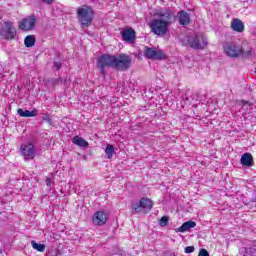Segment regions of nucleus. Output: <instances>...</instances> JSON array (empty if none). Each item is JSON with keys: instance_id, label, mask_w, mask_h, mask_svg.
I'll return each instance as SVG.
<instances>
[{"instance_id": "obj_1", "label": "nucleus", "mask_w": 256, "mask_h": 256, "mask_svg": "<svg viewBox=\"0 0 256 256\" xmlns=\"http://www.w3.org/2000/svg\"><path fill=\"white\" fill-rule=\"evenodd\" d=\"M224 53L227 57L231 59H237L238 57H243L244 59H249L253 55V49L248 47L246 50L243 46H239L235 42H227L224 46Z\"/></svg>"}, {"instance_id": "obj_2", "label": "nucleus", "mask_w": 256, "mask_h": 256, "mask_svg": "<svg viewBox=\"0 0 256 256\" xmlns=\"http://www.w3.org/2000/svg\"><path fill=\"white\" fill-rule=\"evenodd\" d=\"M97 67L100 70V75L105 77L107 75L106 67H111V69H115V55L111 54H102L97 59Z\"/></svg>"}, {"instance_id": "obj_3", "label": "nucleus", "mask_w": 256, "mask_h": 256, "mask_svg": "<svg viewBox=\"0 0 256 256\" xmlns=\"http://www.w3.org/2000/svg\"><path fill=\"white\" fill-rule=\"evenodd\" d=\"M93 15V8L89 6L77 9L78 21L82 25V27H91V24L93 23Z\"/></svg>"}, {"instance_id": "obj_4", "label": "nucleus", "mask_w": 256, "mask_h": 256, "mask_svg": "<svg viewBox=\"0 0 256 256\" xmlns=\"http://www.w3.org/2000/svg\"><path fill=\"white\" fill-rule=\"evenodd\" d=\"M185 45H189L191 49L201 51L207 47V38L201 35H188L185 38Z\"/></svg>"}, {"instance_id": "obj_5", "label": "nucleus", "mask_w": 256, "mask_h": 256, "mask_svg": "<svg viewBox=\"0 0 256 256\" xmlns=\"http://www.w3.org/2000/svg\"><path fill=\"white\" fill-rule=\"evenodd\" d=\"M0 37L5 41H13L17 37V28H15L13 22H4V25L0 27Z\"/></svg>"}, {"instance_id": "obj_6", "label": "nucleus", "mask_w": 256, "mask_h": 256, "mask_svg": "<svg viewBox=\"0 0 256 256\" xmlns=\"http://www.w3.org/2000/svg\"><path fill=\"white\" fill-rule=\"evenodd\" d=\"M131 56L126 54L115 55L114 69L116 71H129L132 63Z\"/></svg>"}, {"instance_id": "obj_7", "label": "nucleus", "mask_w": 256, "mask_h": 256, "mask_svg": "<svg viewBox=\"0 0 256 256\" xmlns=\"http://www.w3.org/2000/svg\"><path fill=\"white\" fill-rule=\"evenodd\" d=\"M150 29L154 35H158L159 37H163L167 35V31H169V25L167 22H164L163 20L154 19L150 23Z\"/></svg>"}, {"instance_id": "obj_8", "label": "nucleus", "mask_w": 256, "mask_h": 256, "mask_svg": "<svg viewBox=\"0 0 256 256\" xmlns=\"http://www.w3.org/2000/svg\"><path fill=\"white\" fill-rule=\"evenodd\" d=\"M153 209V201L149 198H141L139 200V203H135L132 205V210L134 213H141L143 211H146L149 213Z\"/></svg>"}, {"instance_id": "obj_9", "label": "nucleus", "mask_w": 256, "mask_h": 256, "mask_svg": "<svg viewBox=\"0 0 256 256\" xmlns=\"http://www.w3.org/2000/svg\"><path fill=\"white\" fill-rule=\"evenodd\" d=\"M144 56L146 59H152L155 61H161L163 59H167V56L163 51H157L155 48H150L149 46L144 47Z\"/></svg>"}, {"instance_id": "obj_10", "label": "nucleus", "mask_w": 256, "mask_h": 256, "mask_svg": "<svg viewBox=\"0 0 256 256\" xmlns=\"http://www.w3.org/2000/svg\"><path fill=\"white\" fill-rule=\"evenodd\" d=\"M37 23V18H35V15H30L27 18L22 19L21 22H19V29L21 31H33L35 29V24Z\"/></svg>"}, {"instance_id": "obj_11", "label": "nucleus", "mask_w": 256, "mask_h": 256, "mask_svg": "<svg viewBox=\"0 0 256 256\" xmlns=\"http://www.w3.org/2000/svg\"><path fill=\"white\" fill-rule=\"evenodd\" d=\"M20 151L24 156L25 161L35 159V145H33V143L29 142L28 144L21 145Z\"/></svg>"}, {"instance_id": "obj_12", "label": "nucleus", "mask_w": 256, "mask_h": 256, "mask_svg": "<svg viewBox=\"0 0 256 256\" xmlns=\"http://www.w3.org/2000/svg\"><path fill=\"white\" fill-rule=\"evenodd\" d=\"M158 20L163 21L164 23H167V25H171L177 17L175 16V12H173L171 9H166L165 11H160L158 13Z\"/></svg>"}, {"instance_id": "obj_13", "label": "nucleus", "mask_w": 256, "mask_h": 256, "mask_svg": "<svg viewBox=\"0 0 256 256\" xmlns=\"http://www.w3.org/2000/svg\"><path fill=\"white\" fill-rule=\"evenodd\" d=\"M177 19L179 25L182 27H187V25H191V14H189L185 10H181L177 13Z\"/></svg>"}, {"instance_id": "obj_14", "label": "nucleus", "mask_w": 256, "mask_h": 256, "mask_svg": "<svg viewBox=\"0 0 256 256\" xmlns=\"http://www.w3.org/2000/svg\"><path fill=\"white\" fill-rule=\"evenodd\" d=\"M93 225H97L98 227H102L107 223V215L104 211H97L94 213L92 217Z\"/></svg>"}, {"instance_id": "obj_15", "label": "nucleus", "mask_w": 256, "mask_h": 256, "mask_svg": "<svg viewBox=\"0 0 256 256\" xmlns=\"http://www.w3.org/2000/svg\"><path fill=\"white\" fill-rule=\"evenodd\" d=\"M122 39L126 43H135V30L133 28H127L121 32Z\"/></svg>"}, {"instance_id": "obj_16", "label": "nucleus", "mask_w": 256, "mask_h": 256, "mask_svg": "<svg viewBox=\"0 0 256 256\" xmlns=\"http://www.w3.org/2000/svg\"><path fill=\"white\" fill-rule=\"evenodd\" d=\"M240 161L243 167H253L255 165L253 162V155H251V153H244L241 156Z\"/></svg>"}, {"instance_id": "obj_17", "label": "nucleus", "mask_w": 256, "mask_h": 256, "mask_svg": "<svg viewBox=\"0 0 256 256\" xmlns=\"http://www.w3.org/2000/svg\"><path fill=\"white\" fill-rule=\"evenodd\" d=\"M195 227H197V223L195 221H186L176 229V233H185L186 231H189Z\"/></svg>"}, {"instance_id": "obj_18", "label": "nucleus", "mask_w": 256, "mask_h": 256, "mask_svg": "<svg viewBox=\"0 0 256 256\" xmlns=\"http://www.w3.org/2000/svg\"><path fill=\"white\" fill-rule=\"evenodd\" d=\"M231 28L233 31H236V33H243V31H245V24H243V21L239 18H235L231 23Z\"/></svg>"}, {"instance_id": "obj_19", "label": "nucleus", "mask_w": 256, "mask_h": 256, "mask_svg": "<svg viewBox=\"0 0 256 256\" xmlns=\"http://www.w3.org/2000/svg\"><path fill=\"white\" fill-rule=\"evenodd\" d=\"M17 113L20 117H37V110L34 109L32 111L23 110V108H19Z\"/></svg>"}, {"instance_id": "obj_20", "label": "nucleus", "mask_w": 256, "mask_h": 256, "mask_svg": "<svg viewBox=\"0 0 256 256\" xmlns=\"http://www.w3.org/2000/svg\"><path fill=\"white\" fill-rule=\"evenodd\" d=\"M72 143L74 145H77L78 147H89V142H87L86 140L83 139V137H79V136H75L72 139Z\"/></svg>"}, {"instance_id": "obj_21", "label": "nucleus", "mask_w": 256, "mask_h": 256, "mask_svg": "<svg viewBox=\"0 0 256 256\" xmlns=\"http://www.w3.org/2000/svg\"><path fill=\"white\" fill-rule=\"evenodd\" d=\"M35 43H36V40H35V36H33V35H28L24 39L25 47H28V48L35 47Z\"/></svg>"}, {"instance_id": "obj_22", "label": "nucleus", "mask_w": 256, "mask_h": 256, "mask_svg": "<svg viewBox=\"0 0 256 256\" xmlns=\"http://www.w3.org/2000/svg\"><path fill=\"white\" fill-rule=\"evenodd\" d=\"M107 159H113V154L115 153V146L108 144L105 149Z\"/></svg>"}, {"instance_id": "obj_23", "label": "nucleus", "mask_w": 256, "mask_h": 256, "mask_svg": "<svg viewBox=\"0 0 256 256\" xmlns=\"http://www.w3.org/2000/svg\"><path fill=\"white\" fill-rule=\"evenodd\" d=\"M60 83H63V79L61 78H50L46 80V85H50L51 87H56Z\"/></svg>"}, {"instance_id": "obj_24", "label": "nucleus", "mask_w": 256, "mask_h": 256, "mask_svg": "<svg viewBox=\"0 0 256 256\" xmlns=\"http://www.w3.org/2000/svg\"><path fill=\"white\" fill-rule=\"evenodd\" d=\"M31 245L36 251H39L40 253L45 252V244H39L35 240H32Z\"/></svg>"}, {"instance_id": "obj_25", "label": "nucleus", "mask_w": 256, "mask_h": 256, "mask_svg": "<svg viewBox=\"0 0 256 256\" xmlns=\"http://www.w3.org/2000/svg\"><path fill=\"white\" fill-rule=\"evenodd\" d=\"M244 251H245L244 256H247V255L253 256L256 253V246L245 247Z\"/></svg>"}, {"instance_id": "obj_26", "label": "nucleus", "mask_w": 256, "mask_h": 256, "mask_svg": "<svg viewBox=\"0 0 256 256\" xmlns=\"http://www.w3.org/2000/svg\"><path fill=\"white\" fill-rule=\"evenodd\" d=\"M240 105H242V107L245 108L246 110L253 109V103L247 100H241Z\"/></svg>"}, {"instance_id": "obj_27", "label": "nucleus", "mask_w": 256, "mask_h": 256, "mask_svg": "<svg viewBox=\"0 0 256 256\" xmlns=\"http://www.w3.org/2000/svg\"><path fill=\"white\" fill-rule=\"evenodd\" d=\"M159 225H160V227H167V225H169V216H163L159 220Z\"/></svg>"}, {"instance_id": "obj_28", "label": "nucleus", "mask_w": 256, "mask_h": 256, "mask_svg": "<svg viewBox=\"0 0 256 256\" xmlns=\"http://www.w3.org/2000/svg\"><path fill=\"white\" fill-rule=\"evenodd\" d=\"M183 101L185 105H191V102L193 101V96H188L187 94H185V96L183 97Z\"/></svg>"}, {"instance_id": "obj_29", "label": "nucleus", "mask_w": 256, "mask_h": 256, "mask_svg": "<svg viewBox=\"0 0 256 256\" xmlns=\"http://www.w3.org/2000/svg\"><path fill=\"white\" fill-rule=\"evenodd\" d=\"M43 121H46V123H48V125H53V119H51V116H49L48 114L44 115L42 117Z\"/></svg>"}, {"instance_id": "obj_30", "label": "nucleus", "mask_w": 256, "mask_h": 256, "mask_svg": "<svg viewBox=\"0 0 256 256\" xmlns=\"http://www.w3.org/2000/svg\"><path fill=\"white\" fill-rule=\"evenodd\" d=\"M195 251V246H187L185 248V253L189 254V253H193Z\"/></svg>"}, {"instance_id": "obj_31", "label": "nucleus", "mask_w": 256, "mask_h": 256, "mask_svg": "<svg viewBox=\"0 0 256 256\" xmlns=\"http://www.w3.org/2000/svg\"><path fill=\"white\" fill-rule=\"evenodd\" d=\"M198 256H209V252L206 249L202 248L200 249Z\"/></svg>"}, {"instance_id": "obj_32", "label": "nucleus", "mask_w": 256, "mask_h": 256, "mask_svg": "<svg viewBox=\"0 0 256 256\" xmlns=\"http://www.w3.org/2000/svg\"><path fill=\"white\" fill-rule=\"evenodd\" d=\"M54 67H55L56 71H59V69H61V67H63V63L55 62Z\"/></svg>"}, {"instance_id": "obj_33", "label": "nucleus", "mask_w": 256, "mask_h": 256, "mask_svg": "<svg viewBox=\"0 0 256 256\" xmlns=\"http://www.w3.org/2000/svg\"><path fill=\"white\" fill-rule=\"evenodd\" d=\"M54 0H41L42 3H46L47 5H52Z\"/></svg>"}, {"instance_id": "obj_34", "label": "nucleus", "mask_w": 256, "mask_h": 256, "mask_svg": "<svg viewBox=\"0 0 256 256\" xmlns=\"http://www.w3.org/2000/svg\"><path fill=\"white\" fill-rule=\"evenodd\" d=\"M52 180L51 178H46V185L47 187H51Z\"/></svg>"}, {"instance_id": "obj_35", "label": "nucleus", "mask_w": 256, "mask_h": 256, "mask_svg": "<svg viewBox=\"0 0 256 256\" xmlns=\"http://www.w3.org/2000/svg\"><path fill=\"white\" fill-rule=\"evenodd\" d=\"M240 253H241L243 256H245V248H242V249L240 250Z\"/></svg>"}, {"instance_id": "obj_36", "label": "nucleus", "mask_w": 256, "mask_h": 256, "mask_svg": "<svg viewBox=\"0 0 256 256\" xmlns=\"http://www.w3.org/2000/svg\"><path fill=\"white\" fill-rule=\"evenodd\" d=\"M64 83H67V80H64Z\"/></svg>"}]
</instances>
